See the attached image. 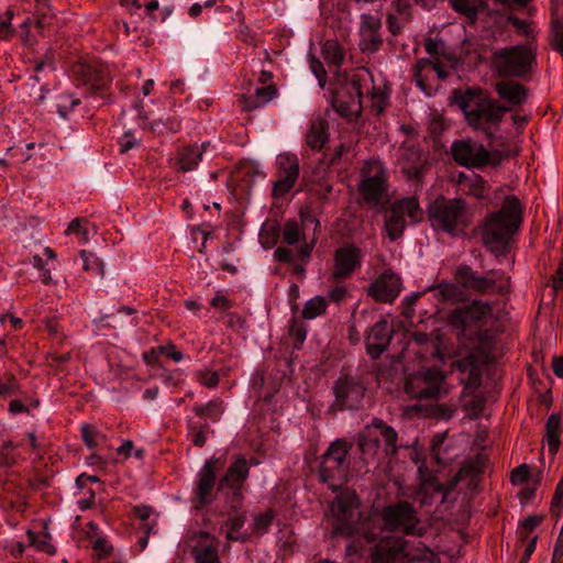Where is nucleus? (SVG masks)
<instances>
[{
  "label": "nucleus",
  "mask_w": 563,
  "mask_h": 563,
  "mask_svg": "<svg viewBox=\"0 0 563 563\" xmlns=\"http://www.w3.org/2000/svg\"><path fill=\"white\" fill-rule=\"evenodd\" d=\"M278 179L274 184V194L284 196L295 185L299 176V162L294 154H283L277 157Z\"/></svg>",
  "instance_id": "nucleus-20"
},
{
  "label": "nucleus",
  "mask_w": 563,
  "mask_h": 563,
  "mask_svg": "<svg viewBox=\"0 0 563 563\" xmlns=\"http://www.w3.org/2000/svg\"><path fill=\"white\" fill-rule=\"evenodd\" d=\"M534 62V55L528 46L516 45L496 49L492 57V68L503 77H522Z\"/></svg>",
  "instance_id": "nucleus-10"
},
{
  "label": "nucleus",
  "mask_w": 563,
  "mask_h": 563,
  "mask_svg": "<svg viewBox=\"0 0 563 563\" xmlns=\"http://www.w3.org/2000/svg\"><path fill=\"white\" fill-rule=\"evenodd\" d=\"M322 56L330 67L338 69L345 58V53L338 41L328 40L322 46Z\"/></svg>",
  "instance_id": "nucleus-39"
},
{
  "label": "nucleus",
  "mask_w": 563,
  "mask_h": 563,
  "mask_svg": "<svg viewBox=\"0 0 563 563\" xmlns=\"http://www.w3.org/2000/svg\"><path fill=\"white\" fill-rule=\"evenodd\" d=\"M444 374L435 367H422L410 375L405 384L406 393L416 399H433L445 395Z\"/></svg>",
  "instance_id": "nucleus-11"
},
{
  "label": "nucleus",
  "mask_w": 563,
  "mask_h": 563,
  "mask_svg": "<svg viewBox=\"0 0 563 563\" xmlns=\"http://www.w3.org/2000/svg\"><path fill=\"white\" fill-rule=\"evenodd\" d=\"M522 222V206L516 196H507L501 208L490 213L482 228L484 245L495 254L507 247L512 235L519 230Z\"/></svg>",
  "instance_id": "nucleus-3"
},
{
  "label": "nucleus",
  "mask_w": 563,
  "mask_h": 563,
  "mask_svg": "<svg viewBox=\"0 0 563 563\" xmlns=\"http://www.w3.org/2000/svg\"><path fill=\"white\" fill-rule=\"evenodd\" d=\"M360 449L363 453H376L379 446L377 437L362 435L358 441Z\"/></svg>",
  "instance_id": "nucleus-52"
},
{
  "label": "nucleus",
  "mask_w": 563,
  "mask_h": 563,
  "mask_svg": "<svg viewBox=\"0 0 563 563\" xmlns=\"http://www.w3.org/2000/svg\"><path fill=\"white\" fill-rule=\"evenodd\" d=\"M462 286L454 283L443 282L432 285L428 289L433 292L438 301L443 303H457L465 300V292Z\"/></svg>",
  "instance_id": "nucleus-29"
},
{
  "label": "nucleus",
  "mask_w": 563,
  "mask_h": 563,
  "mask_svg": "<svg viewBox=\"0 0 563 563\" xmlns=\"http://www.w3.org/2000/svg\"><path fill=\"white\" fill-rule=\"evenodd\" d=\"M433 73H435L440 79H445L450 75L449 69L439 62H432L428 58L417 60L413 67V79L422 91H427L429 75Z\"/></svg>",
  "instance_id": "nucleus-25"
},
{
  "label": "nucleus",
  "mask_w": 563,
  "mask_h": 563,
  "mask_svg": "<svg viewBox=\"0 0 563 563\" xmlns=\"http://www.w3.org/2000/svg\"><path fill=\"white\" fill-rule=\"evenodd\" d=\"M245 523L244 514H235L230 517L222 526V530L225 531V537L230 541H242L244 540L243 534L240 532L241 528Z\"/></svg>",
  "instance_id": "nucleus-40"
},
{
  "label": "nucleus",
  "mask_w": 563,
  "mask_h": 563,
  "mask_svg": "<svg viewBox=\"0 0 563 563\" xmlns=\"http://www.w3.org/2000/svg\"><path fill=\"white\" fill-rule=\"evenodd\" d=\"M71 74L78 84L93 91L104 89L111 80L108 68L99 62H78L73 65Z\"/></svg>",
  "instance_id": "nucleus-16"
},
{
  "label": "nucleus",
  "mask_w": 563,
  "mask_h": 563,
  "mask_svg": "<svg viewBox=\"0 0 563 563\" xmlns=\"http://www.w3.org/2000/svg\"><path fill=\"white\" fill-rule=\"evenodd\" d=\"M537 539H538L537 536H533L529 540V542L527 543V545L525 548L523 554H522L519 563H528L529 562L530 556L532 555V553L536 550Z\"/></svg>",
  "instance_id": "nucleus-63"
},
{
  "label": "nucleus",
  "mask_w": 563,
  "mask_h": 563,
  "mask_svg": "<svg viewBox=\"0 0 563 563\" xmlns=\"http://www.w3.org/2000/svg\"><path fill=\"white\" fill-rule=\"evenodd\" d=\"M349 452L350 445L344 440H335L330 444L321 457L319 474L323 483L345 479L349 470Z\"/></svg>",
  "instance_id": "nucleus-12"
},
{
  "label": "nucleus",
  "mask_w": 563,
  "mask_h": 563,
  "mask_svg": "<svg viewBox=\"0 0 563 563\" xmlns=\"http://www.w3.org/2000/svg\"><path fill=\"white\" fill-rule=\"evenodd\" d=\"M357 191L361 200L369 208L379 209L387 203L388 177L380 162H365L360 170Z\"/></svg>",
  "instance_id": "nucleus-6"
},
{
  "label": "nucleus",
  "mask_w": 563,
  "mask_h": 563,
  "mask_svg": "<svg viewBox=\"0 0 563 563\" xmlns=\"http://www.w3.org/2000/svg\"><path fill=\"white\" fill-rule=\"evenodd\" d=\"M407 221L398 211V209L391 205L388 213L385 216V230L390 241H396L401 238L406 228Z\"/></svg>",
  "instance_id": "nucleus-35"
},
{
  "label": "nucleus",
  "mask_w": 563,
  "mask_h": 563,
  "mask_svg": "<svg viewBox=\"0 0 563 563\" xmlns=\"http://www.w3.org/2000/svg\"><path fill=\"white\" fill-rule=\"evenodd\" d=\"M453 102L463 112L466 124L475 132L484 134L488 140L495 137L499 131L503 119L510 110L498 100L484 95L481 89L467 88L455 90Z\"/></svg>",
  "instance_id": "nucleus-2"
},
{
  "label": "nucleus",
  "mask_w": 563,
  "mask_h": 563,
  "mask_svg": "<svg viewBox=\"0 0 563 563\" xmlns=\"http://www.w3.org/2000/svg\"><path fill=\"white\" fill-rule=\"evenodd\" d=\"M460 185L466 195L482 199L487 194V183L479 175H461Z\"/></svg>",
  "instance_id": "nucleus-36"
},
{
  "label": "nucleus",
  "mask_w": 563,
  "mask_h": 563,
  "mask_svg": "<svg viewBox=\"0 0 563 563\" xmlns=\"http://www.w3.org/2000/svg\"><path fill=\"white\" fill-rule=\"evenodd\" d=\"M310 68L314 76L318 78L320 86L324 87L327 81V73L322 63L316 58H312L310 62Z\"/></svg>",
  "instance_id": "nucleus-57"
},
{
  "label": "nucleus",
  "mask_w": 563,
  "mask_h": 563,
  "mask_svg": "<svg viewBox=\"0 0 563 563\" xmlns=\"http://www.w3.org/2000/svg\"><path fill=\"white\" fill-rule=\"evenodd\" d=\"M451 8L470 21H475L484 8L485 0H450Z\"/></svg>",
  "instance_id": "nucleus-37"
},
{
  "label": "nucleus",
  "mask_w": 563,
  "mask_h": 563,
  "mask_svg": "<svg viewBox=\"0 0 563 563\" xmlns=\"http://www.w3.org/2000/svg\"><path fill=\"white\" fill-rule=\"evenodd\" d=\"M454 277L464 289L478 295H506L510 290V277L498 271L482 276L470 266L460 265Z\"/></svg>",
  "instance_id": "nucleus-8"
},
{
  "label": "nucleus",
  "mask_w": 563,
  "mask_h": 563,
  "mask_svg": "<svg viewBox=\"0 0 563 563\" xmlns=\"http://www.w3.org/2000/svg\"><path fill=\"white\" fill-rule=\"evenodd\" d=\"M550 3L553 46L563 55V0H550Z\"/></svg>",
  "instance_id": "nucleus-31"
},
{
  "label": "nucleus",
  "mask_w": 563,
  "mask_h": 563,
  "mask_svg": "<svg viewBox=\"0 0 563 563\" xmlns=\"http://www.w3.org/2000/svg\"><path fill=\"white\" fill-rule=\"evenodd\" d=\"M476 473H479V468H477L473 464H467L460 470L459 474L450 481V484L446 487L443 484L439 483L435 478H430L423 484V488H430L437 493H442V501H444L448 494L456 486L459 481H461L463 477L467 475H473Z\"/></svg>",
  "instance_id": "nucleus-33"
},
{
  "label": "nucleus",
  "mask_w": 563,
  "mask_h": 563,
  "mask_svg": "<svg viewBox=\"0 0 563 563\" xmlns=\"http://www.w3.org/2000/svg\"><path fill=\"white\" fill-rule=\"evenodd\" d=\"M191 554L195 563H221L217 540L207 532L192 537Z\"/></svg>",
  "instance_id": "nucleus-23"
},
{
  "label": "nucleus",
  "mask_w": 563,
  "mask_h": 563,
  "mask_svg": "<svg viewBox=\"0 0 563 563\" xmlns=\"http://www.w3.org/2000/svg\"><path fill=\"white\" fill-rule=\"evenodd\" d=\"M495 88L498 96L511 106L522 104L528 97L527 88L518 82L500 81Z\"/></svg>",
  "instance_id": "nucleus-30"
},
{
  "label": "nucleus",
  "mask_w": 563,
  "mask_h": 563,
  "mask_svg": "<svg viewBox=\"0 0 563 563\" xmlns=\"http://www.w3.org/2000/svg\"><path fill=\"white\" fill-rule=\"evenodd\" d=\"M542 521V517L540 516H529L522 522H520L518 528V537L521 542H529V540L533 537L531 536L532 531Z\"/></svg>",
  "instance_id": "nucleus-45"
},
{
  "label": "nucleus",
  "mask_w": 563,
  "mask_h": 563,
  "mask_svg": "<svg viewBox=\"0 0 563 563\" xmlns=\"http://www.w3.org/2000/svg\"><path fill=\"white\" fill-rule=\"evenodd\" d=\"M250 467L247 461L238 456L228 467L225 474L219 482V490L232 489L233 508H236L243 499L242 489L249 477Z\"/></svg>",
  "instance_id": "nucleus-15"
},
{
  "label": "nucleus",
  "mask_w": 563,
  "mask_h": 563,
  "mask_svg": "<svg viewBox=\"0 0 563 563\" xmlns=\"http://www.w3.org/2000/svg\"><path fill=\"white\" fill-rule=\"evenodd\" d=\"M209 429L208 423L205 424H189V437L195 446L202 448L206 444V433Z\"/></svg>",
  "instance_id": "nucleus-48"
},
{
  "label": "nucleus",
  "mask_w": 563,
  "mask_h": 563,
  "mask_svg": "<svg viewBox=\"0 0 563 563\" xmlns=\"http://www.w3.org/2000/svg\"><path fill=\"white\" fill-rule=\"evenodd\" d=\"M194 411L198 417H208L213 422H217L223 413V401L218 398L212 399L205 405H196Z\"/></svg>",
  "instance_id": "nucleus-41"
},
{
  "label": "nucleus",
  "mask_w": 563,
  "mask_h": 563,
  "mask_svg": "<svg viewBox=\"0 0 563 563\" xmlns=\"http://www.w3.org/2000/svg\"><path fill=\"white\" fill-rule=\"evenodd\" d=\"M194 376L197 382L209 389L216 388L220 382L218 372L211 371L207 367L196 371Z\"/></svg>",
  "instance_id": "nucleus-46"
},
{
  "label": "nucleus",
  "mask_w": 563,
  "mask_h": 563,
  "mask_svg": "<svg viewBox=\"0 0 563 563\" xmlns=\"http://www.w3.org/2000/svg\"><path fill=\"white\" fill-rule=\"evenodd\" d=\"M360 19V49L365 54H374L383 45L379 32L382 21L378 16L368 13L361 14Z\"/></svg>",
  "instance_id": "nucleus-19"
},
{
  "label": "nucleus",
  "mask_w": 563,
  "mask_h": 563,
  "mask_svg": "<svg viewBox=\"0 0 563 563\" xmlns=\"http://www.w3.org/2000/svg\"><path fill=\"white\" fill-rule=\"evenodd\" d=\"M274 519V512L266 510L254 518V532L263 534L267 531Z\"/></svg>",
  "instance_id": "nucleus-49"
},
{
  "label": "nucleus",
  "mask_w": 563,
  "mask_h": 563,
  "mask_svg": "<svg viewBox=\"0 0 563 563\" xmlns=\"http://www.w3.org/2000/svg\"><path fill=\"white\" fill-rule=\"evenodd\" d=\"M92 549L98 551L100 556H107L111 552L112 547L106 540L97 539L92 544Z\"/></svg>",
  "instance_id": "nucleus-64"
},
{
  "label": "nucleus",
  "mask_w": 563,
  "mask_h": 563,
  "mask_svg": "<svg viewBox=\"0 0 563 563\" xmlns=\"http://www.w3.org/2000/svg\"><path fill=\"white\" fill-rule=\"evenodd\" d=\"M328 130L329 122L325 118H313L306 134V144L313 151H321L329 137Z\"/></svg>",
  "instance_id": "nucleus-28"
},
{
  "label": "nucleus",
  "mask_w": 563,
  "mask_h": 563,
  "mask_svg": "<svg viewBox=\"0 0 563 563\" xmlns=\"http://www.w3.org/2000/svg\"><path fill=\"white\" fill-rule=\"evenodd\" d=\"M400 163L402 172L409 178L421 179L424 172V162L418 147L413 145L405 146L401 152Z\"/></svg>",
  "instance_id": "nucleus-27"
},
{
  "label": "nucleus",
  "mask_w": 563,
  "mask_h": 563,
  "mask_svg": "<svg viewBox=\"0 0 563 563\" xmlns=\"http://www.w3.org/2000/svg\"><path fill=\"white\" fill-rule=\"evenodd\" d=\"M493 313L488 301L473 300L470 305L457 307L448 314V324L456 331L459 338L477 336L482 341L481 328Z\"/></svg>",
  "instance_id": "nucleus-7"
},
{
  "label": "nucleus",
  "mask_w": 563,
  "mask_h": 563,
  "mask_svg": "<svg viewBox=\"0 0 563 563\" xmlns=\"http://www.w3.org/2000/svg\"><path fill=\"white\" fill-rule=\"evenodd\" d=\"M347 296V289L345 286H336L329 291V298L334 302L343 301Z\"/></svg>",
  "instance_id": "nucleus-62"
},
{
  "label": "nucleus",
  "mask_w": 563,
  "mask_h": 563,
  "mask_svg": "<svg viewBox=\"0 0 563 563\" xmlns=\"http://www.w3.org/2000/svg\"><path fill=\"white\" fill-rule=\"evenodd\" d=\"M393 330L388 321L380 320L369 330L365 343L366 351L373 358H378L388 347Z\"/></svg>",
  "instance_id": "nucleus-22"
},
{
  "label": "nucleus",
  "mask_w": 563,
  "mask_h": 563,
  "mask_svg": "<svg viewBox=\"0 0 563 563\" xmlns=\"http://www.w3.org/2000/svg\"><path fill=\"white\" fill-rule=\"evenodd\" d=\"M561 421L558 415H551L545 424V442L550 454L554 455L560 445Z\"/></svg>",
  "instance_id": "nucleus-38"
},
{
  "label": "nucleus",
  "mask_w": 563,
  "mask_h": 563,
  "mask_svg": "<svg viewBox=\"0 0 563 563\" xmlns=\"http://www.w3.org/2000/svg\"><path fill=\"white\" fill-rule=\"evenodd\" d=\"M274 257L277 262L280 263H292L294 253L291 250L285 246H278L274 252Z\"/></svg>",
  "instance_id": "nucleus-59"
},
{
  "label": "nucleus",
  "mask_w": 563,
  "mask_h": 563,
  "mask_svg": "<svg viewBox=\"0 0 563 563\" xmlns=\"http://www.w3.org/2000/svg\"><path fill=\"white\" fill-rule=\"evenodd\" d=\"M453 159L461 166L482 168L490 163L492 154L471 139L456 140L451 145Z\"/></svg>",
  "instance_id": "nucleus-14"
},
{
  "label": "nucleus",
  "mask_w": 563,
  "mask_h": 563,
  "mask_svg": "<svg viewBox=\"0 0 563 563\" xmlns=\"http://www.w3.org/2000/svg\"><path fill=\"white\" fill-rule=\"evenodd\" d=\"M364 95L369 99L371 107L374 111L380 114L387 104V95L380 88H375L372 85V78L369 79V91L364 89Z\"/></svg>",
  "instance_id": "nucleus-43"
},
{
  "label": "nucleus",
  "mask_w": 563,
  "mask_h": 563,
  "mask_svg": "<svg viewBox=\"0 0 563 563\" xmlns=\"http://www.w3.org/2000/svg\"><path fill=\"white\" fill-rule=\"evenodd\" d=\"M217 462L218 460L206 461L198 473L195 496L192 498L195 509H200L213 500V490L217 481Z\"/></svg>",
  "instance_id": "nucleus-17"
},
{
  "label": "nucleus",
  "mask_w": 563,
  "mask_h": 563,
  "mask_svg": "<svg viewBox=\"0 0 563 563\" xmlns=\"http://www.w3.org/2000/svg\"><path fill=\"white\" fill-rule=\"evenodd\" d=\"M66 232L69 234L78 235L81 239V241H84V242H86L88 240V230H87V228L82 227V221L79 218L74 219L69 223Z\"/></svg>",
  "instance_id": "nucleus-53"
},
{
  "label": "nucleus",
  "mask_w": 563,
  "mask_h": 563,
  "mask_svg": "<svg viewBox=\"0 0 563 563\" xmlns=\"http://www.w3.org/2000/svg\"><path fill=\"white\" fill-rule=\"evenodd\" d=\"M371 73L367 69H358L350 75L345 86L334 98L336 111L345 118L360 117L363 109L364 89L369 91Z\"/></svg>",
  "instance_id": "nucleus-9"
},
{
  "label": "nucleus",
  "mask_w": 563,
  "mask_h": 563,
  "mask_svg": "<svg viewBox=\"0 0 563 563\" xmlns=\"http://www.w3.org/2000/svg\"><path fill=\"white\" fill-rule=\"evenodd\" d=\"M327 307L328 302L325 298L322 296H316L306 302L301 314L305 319H314L323 314L327 310Z\"/></svg>",
  "instance_id": "nucleus-42"
},
{
  "label": "nucleus",
  "mask_w": 563,
  "mask_h": 563,
  "mask_svg": "<svg viewBox=\"0 0 563 563\" xmlns=\"http://www.w3.org/2000/svg\"><path fill=\"white\" fill-rule=\"evenodd\" d=\"M210 305L221 311V312H225L228 311L229 309H231L233 307V301L230 300L225 295H223L222 291H217L214 297L212 298Z\"/></svg>",
  "instance_id": "nucleus-51"
},
{
  "label": "nucleus",
  "mask_w": 563,
  "mask_h": 563,
  "mask_svg": "<svg viewBox=\"0 0 563 563\" xmlns=\"http://www.w3.org/2000/svg\"><path fill=\"white\" fill-rule=\"evenodd\" d=\"M30 263L32 264V266L34 268H37L38 271H42L41 280L44 284H49L52 282L51 269H46L45 268L43 258L40 255H34L31 258Z\"/></svg>",
  "instance_id": "nucleus-55"
},
{
  "label": "nucleus",
  "mask_w": 563,
  "mask_h": 563,
  "mask_svg": "<svg viewBox=\"0 0 563 563\" xmlns=\"http://www.w3.org/2000/svg\"><path fill=\"white\" fill-rule=\"evenodd\" d=\"M400 288V278L393 272L386 271L369 285L367 292L376 301L391 302L399 295Z\"/></svg>",
  "instance_id": "nucleus-21"
},
{
  "label": "nucleus",
  "mask_w": 563,
  "mask_h": 563,
  "mask_svg": "<svg viewBox=\"0 0 563 563\" xmlns=\"http://www.w3.org/2000/svg\"><path fill=\"white\" fill-rule=\"evenodd\" d=\"M209 146L210 142H205L200 146L187 145L179 148L175 162L176 169L183 173L195 169Z\"/></svg>",
  "instance_id": "nucleus-26"
},
{
  "label": "nucleus",
  "mask_w": 563,
  "mask_h": 563,
  "mask_svg": "<svg viewBox=\"0 0 563 563\" xmlns=\"http://www.w3.org/2000/svg\"><path fill=\"white\" fill-rule=\"evenodd\" d=\"M282 239L288 245L301 243L297 250V256L308 258L313 249V243L308 244L301 225L296 220H288L282 231Z\"/></svg>",
  "instance_id": "nucleus-24"
},
{
  "label": "nucleus",
  "mask_w": 563,
  "mask_h": 563,
  "mask_svg": "<svg viewBox=\"0 0 563 563\" xmlns=\"http://www.w3.org/2000/svg\"><path fill=\"white\" fill-rule=\"evenodd\" d=\"M376 429L379 431V434L384 442V450L387 455H395L398 452V434L396 430L386 424L382 419L374 418L367 429Z\"/></svg>",
  "instance_id": "nucleus-32"
},
{
  "label": "nucleus",
  "mask_w": 563,
  "mask_h": 563,
  "mask_svg": "<svg viewBox=\"0 0 563 563\" xmlns=\"http://www.w3.org/2000/svg\"><path fill=\"white\" fill-rule=\"evenodd\" d=\"M473 213L462 199L440 197L428 208V218L434 230L456 238L464 234L472 222Z\"/></svg>",
  "instance_id": "nucleus-5"
},
{
  "label": "nucleus",
  "mask_w": 563,
  "mask_h": 563,
  "mask_svg": "<svg viewBox=\"0 0 563 563\" xmlns=\"http://www.w3.org/2000/svg\"><path fill=\"white\" fill-rule=\"evenodd\" d=\"M19 389V384L15 377L10 376L4 383H0V396L10 397Z\"/></svg>",
  "instance_id": "nucleus-56"
},
{
  "label": "nucleus",
  "mask_w": 563,
  "mask_h": 563,
  "mask_svg": "<svg viewBox=\"0 0 563 563\" xmlns=\"http://www.w3.org/2000/svg\"><path fill=\"white\" fill-rule=\"evenodd\" d=\"M289 334L295 338L297 344H302L307 336L306 329L297 323H292L289 329Z\"/></svg>",
  "instance_id": "nucleus-60"
},
{
  "label": "nucleus",
  "mask_w": 563,
  "mask_h": 563,
  "mask_svg": "<svg viewBox=\"0 0 563 563\" xmlns=\"http://www.w3.org/2000/svg\"><path fill=\"white\" fill-rule=\"evenodd\" d=\"M81 435L84 442L90 449L95 448L98 444L97 439L100 437L98 430L90 424H82Z\"/></svg>",
  "instance_id": "nucleus-50"
},
{
  "label": "nucleus",
  "mask_w": 563,
  "mask_h": 563,
  "mask_svg": "<svg viewBox=\"0 0 563 563\" xmlns=\"http://www.w3.org/2000/svg\"><path fill=\"white\" fill-rule=\"evenodd\" d=\"M137 140L131 132H126L119 141L120 153L124 154L137 145Z\"/></svg>",
  "instance_id": "nucleus-58"
},
{
  "label": "nucleus",
  "mask_w": 563,
  "mask_h": 563,
  "mask_svg": "<svg viewBox=\"0 0 563 563\" xmlns=\"http://www.w3.org/2000/svg\"><path fill=\"white\" fill-rule=\"evenodd\" d=\"M82 268L87 272H93L98 276H103V265L93 254L87 251H80Z\"/></svg>",
  "instance_id": "nucleus-47"
},
{
  "label": "nucleus",
  "mask_w": 563,
  "mask_h": 563,
  "mask_svg": "<svg viewBox=\"0 0 563 563\" xmlns=\"http://www.w3.org/2000/svg\"><path fill=\"white\" fill-rule=\"evenodd\" d=\"M529 477V467L526 464L514 468L510 474V481L514 485H520L527 482Z\"/></svg>",
  "instance_id": "nucleus-54"
},
{
  "label": "nucleus",
  "mask_w": 563,
  "mask_h": 563,
  "mask_svg": "<svg viewBox=\"0 0 563 563\" xmlns=\"http://www.w3.org/2000/svg\"><path fill=\"white\" fill-rule=\"evenodd\" d=\"M394 206L406 220L408 219L409 223L416 224L423 219L424 212L420 207L418 198L415 196L397 200L394 202Z\"/></svg>",
  "instance_id": "nucleus-34"
},
{
  "label": "nucleus",
  "mask_w": 563,
  "mask_h": 563,
  "mask_svg": "<svg viewBox=\"0 0 563 563\" xmlns=\"http://www.w3.org/2000/svg\"><path fill=\"white\" fill-rule=\"evenodd\" d=\"M335 399L332 410H355L362 405L366 387L357 378L344 376L339 378L333 387Z\"/></svg>",
  "instance_id": "nucleus-13"
},
{
  "label": "nucleus",
  "mask_w": 563,
  "mask_h": 563,
  "mask_svg": "<svg viewBox=\"0 0 563 563\" xmlns=\"http://www.w3.org/2000/svg\"><path fill=\"white\" fill-rule=\"evenodd\" d=\"M362 252L355 245H346L338 249L333 255L332 278L340 280L349 278L361 267Z\"/></svg>",
  "instance_id": "nucleus-18"
},
{
  "label": "nucleus",
  "mask_w": 563,
  "mask_h": 563,
  "mask_svg": "<svg viewBox=\"0 0 563 563\" xmlns=\"http://www.w3.org/2000/svg\"><path fill=\"white\" fill-rule=\"evenodd\" d=\"M386 22H387V27L393 35L397 36L398 34H400V32L402 30V24L396 15L388 14Z\"/></svg>",
  "instance_id": "nucleus-61"
},
{
  "label": "nucleus",
  "mask_w": 563,
  "mask_h": 563,
  "mask_svg": "<svg viewBox=\"0 0 563 563\" xmlns=\"http://www.w3.org/2000/svg\"><path fill=\"white\" fill-rule=\"evenodd\" d=\"M358 507L357 497L353 494H342L331 504L330 510L334 517L333 533L346 538L360 537L372 543L379 536L377 520L369 514L358 515L354 521V512Z\"/></svg>",
  "instance_id": "nucleus-4"
},
{
  "label": "nucleus",
  "mask_w": 563,
  "mask_h": 563,
  "mask_svg": "<svg viewBox=\"0 0 563 563\" xmlns=\"http://www.w3.org/2000/svg\"><path fill=\"white\" fill-rule=\"evenodd\" d=\"M277 95V88L274 84H268L264 87L257 88L255 90V98L258 100V102L251 104L249 102L245 103L244 108L246 110H251L253 108L258 107L260 104H265L269 102L272 99H274Z\"/></svg>",
  "instance_id": "nucleus-44"
},
{
  "label": "nucleus",
  "mask_w": 563,
  "mask_h": 563,
  "mask_svg": "<svg viewBox=\"0 0 563 563\" xmlns=\"http://www.w3.org/2000/svg\"><path fill=\"white\" fill-rule=\"evenodd\" d=\"M380 530L377 541L371 549L375 563H408L418 561L421 563H440L439 554L426 547L422 542H409L402 537H385L383 531L400 532L407 536L422 537L424 529L417 510L408 501L386 506L380 514L384 527H380L379 519L373 516Z\"/></svg>",
  "instance_id": "nucleus-1"
}]
</instances>
